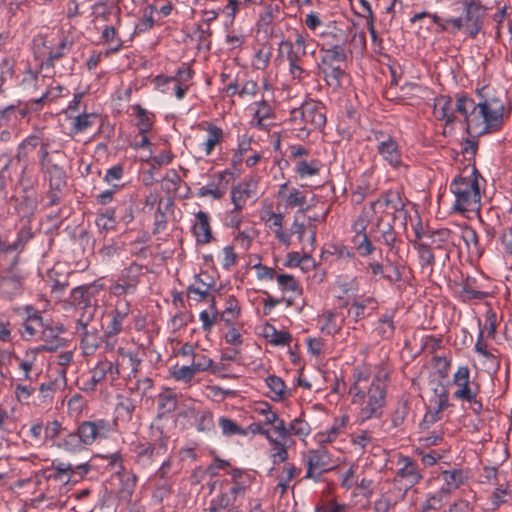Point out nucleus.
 I'll list each match as a JSON object with an SVG mask.
<instances>
[{"label":"nucleus","mask_w":512,"mask_h":512,"mask_svg":"<svg viewBox=\"0 0 512 512\" xmlns=\"http://www.w3.org/2000/svg\"><path fill=\"white\" fill-rule=\"evenodd\" d=\"M258 415L263 417L258 420V434L264 435L274 445L273 462L275 464L284 462L288 456L286 446L282 443L286 433L284 421L278 418L277 414L271 410L269 403L265 401H258Z\"/></svg>","instance_id":"nucleus-1"},{"label":"nucleus","mask_w":512,"mask_h":512,"mask_svg":"<svg viewBox=\"0 0 512 512\" xmlns=\"http://www.w3.org/2000/svg\"><path fill=\"white\" fill-rule=\"evenodd\" d=\"M479 178H481V174L475 165L468 177L459 175L454 178L450 185V190L456 198L454 204L455 211L464 213L479 210L481 199Z\"/></svg>","instance_id":"nucleus-2"},{"label":"nucleus","mask_w":512,"mask_h":512,"mask_svg":"<svg viewBox=\"0 0 512 512\" xmlns=\"http://www.w3.org/2000/svg\"><path fill=\"white\" fill-rule=\"evenodd\" d=\"M102 285L91 284L85 287H78L73 291V298L76 301L79 310H83L77 322V333L87 335L88 325L92 321L96 313L95 295L100 292Z\"/></svg>","instance_id":"nucleus-3"},{"label":"nucleus","mask_w":512,"mask_h":512,"mask_svg":"<svg viewBox=\"0 0 512 512\" xmlns=\"http://www.w3.org/2000/svg\"><path fill=\"white\" fill-rule=\"evenodd\" d=\"M290 121L299 126V137H308L312 130L325 126L326 116L323 108L314 102H305L291 111Z\"/></svg>","instance_id":"nucleus-4"},{"label":"nucleus","mask_w":512,"mask_h":512,"mask_svg":"<svg viewBox=\"0 0 512 512\" xmlns=\"http://www.w3.org/2000/svg\"><path fill=\"white\" fill-rule=\"evenodd\" d=\"M273 19V8L268 6L258 20V44H261L258 49V70L265 68L270 60L272 46L269 39H279L281 36V29Z\"/></svg>","instance_id":"nucleus-5"},{"label":"nucleus","mask_w":512,"mask_h":512,"mask_svg":"<svg viewBox=\"0 0 512 512\" xmlns=\"http://www.w3.org/2000/svg\"><path fill=\"white\" fill-rule=\"evenodd\" d=\"M479 109V116L482 117L481 122H477L476 127L484 124L481 131L477 135L486 133L488 129H499L503 124L504 104L498 97L484 99L474 106V110Z\"/></svg>","instance_id":"nucleus-6"},{"label":"nucleus","mask_w":512,"mask_h":512,"mask_svg":"<svg viewBox=\"0 0 512 512\" xmlns=\"http://www.w3.org/2000/svg\"><path fill=\"white\" fill-rule=\"evenodd\" d=\"M386 378L387 374L383 375V377H374L367 392L368 401L360 412L363 421L382 415V408L386 399V384L384 380Z\"/></svg>","instance_id":"nucleus-7"},{"label":"nucleus","mask_w":512,"mask_h":512,"mask_svg":"<svg viewBox=\"0 0 512 512\" xmlns=\"http://www.w3.org/2000/svg\"><path fill=\"white\" fill-rule=\"evenodd\" d=\"M141 270V266L134 263L124 268L111 286V292L115 296L133 294L137 289Z\"/></svg>","instance_id":"nucleus-8"},{"label":"nucleus","mask_w":512,"mask_h":512,"mask_svg":"<svg viewBox=\"0 0 512 512\" xmlns=\"http://www.w3.org/2000/svg\"><path fill=\"white\" fill-rule=\"evenodd\" d=\"M384 205L393 210V222L399 224L402 227H406L407 225V210L404 208L405 204L402 201L400 192L388 190L381 194V196L371 203V208L374 210L376 205Z\"/></svg>","instance_id":"nucleus-9"},{"label":"nucleus","mask_w":512,"mask_h":512,"mask_svg":"<svg viewBox=\"0 0 512 512\" xmlns=\"http://www.w3.org/2000/svg\"><path fill=\"white\" fill-rule=\"evenodd\" d=\"M453 383L458 387L454 393L456 399L472 401L480 391L479 384L470 381V369L468 366H460L453 376Z\"/></svg>","instance_id":"nucleus-10"},{"label":"nucleus","mask_w":512,"mask_h":512,"mask_svg":"<svg viewBox=\"0 0 512 512\" xmlns=\"http://www.w3.org/2000/svg\"><path fill=\"white\" fill-rule=\"evenodd\" d=\"M486 11L487 8L481 3L470 2L467 7L464 8L463 18L465 22V32L470 38L475 39L482 31Z\"/></svg>","instance_id":"nucleus-11"},{"label":"nucleus","mask_w":512,"mask_h":512,"mask_svg":"<svg viewBox=\"0 0 512 512\" xmlns=\"http://www.w3.org/2000/svg\"><path fill=\"white\" fill-rule=\"evenodd\" d=\"M398 465L401 466L394 478L395 482H405V488L410 489L422 479L417 463L408 456H400Z\"/></svg>","instance_id":"nucleus-12"},{"label":"nucleus","mask_w":512,"mask_h":512,"mask_svg":"<svg viewBox=\"0 0 512 512\" xmlns=\"http://www.w3.org/2000/svg\"><path fill=\"white\" fill-rule=\"evenodd\" d=\"M78 429L86 446L92 445L97 440L108 437L110 425L104 420L83 422Z\"/></svg>","instance_id":"nucleus-13"},{"label":"nucleus","mask_w":512,"mask_h":512,"mask_svg":"<svg viewBox=\"0 0 512 512\" xmlns=\"http://www.w3.org/2000/svg\"><path fill=\"white\" fill-rule=\"evenodd\" d=\"M354 227L356 234L352 241L357 252L361 256L371 255L376 250V247L366 234L367 220L363 217H359L355 222Z\"/></svg>","instance_id":"nucleus-14"},{"label":"nucleus","mask_w":512,"mask_h":512,"mask_svg":"<svg viewBox=\"0 0 512 512\" xmlns=\"http://www.w3.org/2000/svg\"><path fill=\"white\" fill-rule=\"evenodd\" d=\"M307 464V473L305 478H315L314 471L319 470V474L325 473L329 471L331 468L330 458L328 452L325 448H320L317 450H312L309 452V455L306 460Z\"/></svg>","instance_id":"nucleus-15"},{"label":"nucleus","mask_w":512,"mask_h":512,"mask_svg":"<svg viewBox=\"0 0 512 512\" xmlns=\"http://www.w3.org/2000/svg\"><path fill=\"white\" fill-rule=\"evenodd\" d=\"M476 105L477 104L474 103L473 99H470L465 95L459 96L456 101V111L464 116L466 131L471 136H473V129L476 126L475 124L479 122L478 116H473L476 111L474 110V106Z\"/></svg>","instance_id":"nucleus-16"},{"label":"nucleus","mask_w":512,"mask_h":512,"mask_svg":"<svg viewBox=\"0 0 512 512\" xmlns=\"http://www.w3.org/2000/svg\"><path fill=\"white\" fill-rule=\"evenodd\" d=\"M430 386L435 394V397L438 399V406H437L435 413L430 414L429 420H428V415H425L424 421L433 423L439 419L438 414L449 407V402H448L449 398H448V390H447L446 386L440 380H436V379L431 380Z\"/></svg>","instance_id":"nucleus-17"},{"label":"nucleus","mask_w":512,"mask_h":512,"mask_svg":"<svg viewBox=\"0 0 512 512\" xmlns=\"http://www.w3.org/2000/svg\"><path fill=\"white\" fill-rule=\"evenodd\" d=\"M22 278V275L9 266V271L0 278V292L7 297L18 294L22 288Z\"/></svg>","instance_id":"nucleus-18"},{"label":"nucleus","mask_w":512,"mask_h":512,"mask_svg":"<svg viewBox=\"0 0 512 512\" xmlns=\"http://www.w3.org/2000/svg\"><path fill=\"white\" fill-rule=\"evenodd\" d=\"M378 152L393 167L401 165V154L396 141L387 136L377 146Z\"/></svg>","instance_id":"nucleus-19"},{"label":"nucleus","mask_w":512,"mask_h":512,"mask_svg":"<svg viewBox=\"0 0 512 512\" xmlns=\"http://www.w3.org/2000/svg\"><path fill=\"white\" fill-rule=\"evenodd\" d=\"M264 339L275 346L289 345L292 341V335L287 331H278L273 325L265 323L260 333Z\"/></svg>","instance_id":"nucleus-20"},{"label":"nucleus","mask_w":512,"mask_h":512,"mask_svg":"<svg viewBox=\"0 0 512 512\" xmlns=\"http://www.w3.org/2000/svg\"><path fill=\"white\" fill-rule=\"evenodd\" d=\"M434 114L441 120H445L446 124L455 122L456 117L452 109V99L449 96L441 95L435 99Z\"/></svg>","instance_id":"nucleus-21"},{"label":"nucleus","mask_w":512,"mask_h":512,"mask_svg":"<svg viewBox=\"0 0 512 512\" xmlns=\"http://www.w3.org/2000/svg\"><path fill=\"white\" fill-rule=\"evenodd\" d=\"M218 425L221 428L222 434L227 437L235 435H248L249 433L254 434L256 432L254 424H250L246 428H243L239 426L235 421L226 417H220L218 419Z\"/></svg>","instance_id":"nucleus-22"},{"label":"nucleus","mask_w":512,"mask_h":512,"mask_svg":"<svg viewBox=\"0 0 512 512\" xmlns=\"http://www.w3.org/2000/svg\"><path fill=\"white\" fill-rule=\"evenodd\" d=\"M279 44L289 48L287 58L289 61V70L293 78L300 80L307 77L309 73L299 64L301 57L295 53L292 42L282 40Z\"/></svg>","instance_id":"nucleus-23"},{"label":"nucleus","mask_w":512,"mask_h":512,"mask_svg":"<svg viewBox=\"0 0 512 512\" xmlns=\"http://www.w3.org/2000/svg\"><path fill=\"white\" fill-rule=\"evenodd\" d=\"M194 234L198 242L208 243L211 239L209 218L206 213L199 211L196 214V223L193 226Z\"/></svg>","instance_id":"nucleus-24"},{"label":"nucleus","mask_w":512,"mask_h":512,"mask_svg":"<svg viewBox=\"0 0 512 512\" xmlns=\"http://www.w3.org/2000/svg\"><path fill=\"white\" fill-rule=\"evenodd\" d=\"M27 241V237L20 233L17 237V239L12 242L11 244H6L4 242V249L1 251V255L3 257L11 256L10 265L12 268H15L17 262H18V256L21 253V251L24 248V245Z\"/></svg>","instance_id":"nucleus-25"},{"label":"nucleus","mask_w":512,"mask_h":512,"mask_svg":"<svg viewBox=\"0 0 512 512\" xmlns=\"http://www.w3.org/2000/svg\"><path fill=\"white\" fill-rule=\"evenodd\" d=\"M256 185L254 183H241L232 191V201L236 208H242L246 201L252 198Z\"/></svg>","instance_id":"nucleus-26"},{"label":"nucleus","mask_w":512,"mask_h":512,"mask_svg":"<svg viewBox=\"0 0 512 512\" xmlns=\"http://www.w3.org/2000/svg\"><path fill=\"white\" fill-rule=\"evenodd\" d=\"M265 385L269 389V392L266 393L268 397H270L273 401H279L284 399L285 394V383L284 381L275 375H269L264 378Z\"/></svg>","instance_id":"nucleus-27"},{"label":"nucleus","mask_w":512,"mask_h":512,"mask_svg":"<svg viewBox=\"0 0 512 512\" xmlns=\"http://www.w3.org/2000/svg\"><path fill=\"white\" fill-rule=\"evenodd\" d=\"M324 74L326 83L333 88H340L342 86V80L345 78L346 73L339 66L325 65L320 68Z\"/></svg>","instance_id":"nucleus-28"},{"label":"nucleus","mask_w":512,"mask_h":512,"mask_svg":"<svg viewBox=\"0 0 512 512\" xmlns=\"http://www.w3.org/2000/svg\"><path fill=\"white\" fill-rule=\"evenodd\" d=\"M44 169L48 175L50 187L55 190H60L65 185V174L63 170L53 163H47Z\"/></svg>","instance_id":"nucleus-29"},{"label":"nucleus","mask_w":512,"mask_h":512,"mask_svg":"<svg viewBox=\"0 0 512 512\" xmlns=\"http://www.w3.org/2000/svg\"><path fill=\"white\" fill-rule=\"evenodd\" d=\"M222 131L217 127H209L207 138L198 144V151L209 155L219 143Z\"/></svg>","instance_id":"nucleus-30"},{"label":"nucleus","mask_w":512,"mask_h":512,"mask_svg":"<svg viewBox=\"0 0 512 512\" xmlns=\"http://www.w3.org/2000/svg\"><path fill=\"white\" fill-rule=\"evenodd\" d=\"M451 493L450 488H441L436 493L430 495L423 503L421 511L427 512L429 510H438L443 506V499Z\"/></svg>","instance_id":"nucleus-31"},{"label":"nucleus","mask_w":512,"mask_h":512,"mask_svg":"<svg viewBox=\"0 0 512 512\" xmlns=\"http://www.w3.org/2000/svg\"><path fill=\"white\" fill-rule=\"evenodd\" d=\"M60 446L68 452H79L83 450L86 445L82 440V435L79 429L74 433H69Z\"/></svg>","instance_id":"nucleus-32"},{"label":"nucleus","mask_w":512,"mask_h":512,"mask_svg":"<svg viewBox=\"0 0 512 512\" xmlns=\"http://www.w3.org/2000/svg\"><path fill=\"white\" fill-rule=\"evenodd\" d=\"M412 244L413 247L418 251L422 265L430 266L432 268L435 264V256L431 249L432 244L419 241H413Z\"/></svg>","instance_id":"nucleus-33"},{"label":"nucleus","mask_w":512,"mask_h":512,"mask_svg":"<svg viewBox=\"0 0 512 512\" xmlns=\"http://www.w3.org/2000/svg\"><path fill=\"white\" fill-rule=\"evenodd\" d=\"M390 266L393 268L392 274H384V266L382 263L379 262H370L368 264V267L371 269V272L373 275H381L385 280H387L389 283L394 284L396 282H399L402 278V275L399 271V268L397 266H393L390 264Z\"/></svg>","instance_id":"nucleus-34"},{"label":"nucleus","mask_w":512,"mask_h":512,"mask_svg":"<svg viewBox=\"0 0 512 512\" xmlns=\"http://www.w3.org/2000/svg\"><path fill=\"white\" fill-rule=\"evenodd\" d=\"M323 51L324 56L322 57V63L324 65H332L333 62H344L347 59L342 45L337 44L330 49H323Z\"/></svg>","instance_id":"nucleus-35"},{"label":"nucleus","mask_w":512,"mask_h":512,"mask_svg":"<svg viewBox=\"0 0 512 512\" xmlns=\"http://www.w3.org/2000/svg\"><path fill=\"white\" fill-rule=\"evenodd\" d=\"M208 512H237L231 504V495L222 494L213 499Z\"/></svg>","instance_id":"nucleus-36"},{"label":"nucleus","mask_w":512,"mask_h":512,"mask_svg":"<svg viewBox=\"0 0 512 512\" xmlns=\"http://www.w3.org/2000/svg\"><path fill=\"white\" fill-rule=\"evenodd\" d=\"M176 395L172 391H165L158 397V408L162 413H170L176 409Z\"/></svg>","instance_id":"nucleus-37"},{"label":"nucleus","mask_w":512,"mask_h":512,"mask_svg":"<svg viewBox=\"0 0 512 512\" xmlns=\"http://www.w3.org/2000/svg\"><path fill=\"white\" fill-rule=\"evenodd\" d=\"M126 315V311L116 310L113 313L109 323L106 326V334L108 336H115L122 330V323Z\"/></svg>","instance_id":"nucleus-38"},{"label":"nucleus","mask_w":512,"mask_h":512,"mask_svg":"<svg viewBox=\"0 0 512 512\" xmlns=\"http://www.w3.org/2000/svg\"><path fill=\"white\" fill-rule=\"evenodd\" d=\"M196 373L197 371L192 366V364L181 367H174L171 370L172 377L175 380L182 382H189L195 376Z\"/></svg>","instance_id":"nucleus-39"},{"label":"nucleus","mask_w":512,"mask_h":512,"mask_svg":"<svg viewBox=\"0 0 512 512\" xmlns=\"http://www.w3.org/2000/svg\"><path fill=\"white\" fill-rule=\"evenodd\" d=\"M267 221H272V225L278 227V229L275 231L277 239L286 246H289L291 235L290 233H286L281 230L283 216L281 214L272 213Z\"/></svg>","instance_id":"nucleus-40"},{"label":"nucleus","mask_w":512,"mask_h":512,"mask_svg":"<svg viewBox=\"0 0 512 512\" xmlns=\"http://www.w3.org/2000/svg\"><path fill=\"white\" fill-rule=\"evenodd\" d=\"M296 171L301 177L317 175L320 171L319 163L317 161H312L311 163H308L307 161H299L297 163Z\"/></svg>","instance_id":"nucleus-41"},{"label":"nucleus","mask_w":512,"mask_h":512,"mask_svg":"<svg viewBox=\"0 0 512 512\" xmlns=\"http://www.w3.org/2000/svg\"><path fill=\"white\" fill-rule=\"evenodd\" d=\"M97 115L95 114H84V115H80L78 117H76L74 119V122H73V125H74V129L77 131V132H83L85 131L88 127L92 126L93 123L97 120Z\"/></svg>","instance_id":"nucleus-42"},{"label":"nucleus","mask_w":512,"mask_h":512,"mask_svg":"<svg viewBox=\"0 0 512 512\" xmlns=\"http://www.w3.org/2000/svg\"><path fill=\"white\" fill-rule=\"evenodd\" d=\"M277 281L283 290L301 292V288L296 279L289 274H280L277 277Z\"/></svg>","instance_id":"nucleus-43"},{"label":"nucleus","mask_w":512,"mask_h":512,"mask_svg":"<svg viewBox=\"0 0 512 512\" xmlns=\"http://www.w3.org/2000/svg\"><path fill=\"white\" fill-rule=\"evenodd\" d=\"M191 364L198 373L210 369L213 365V360L202 353H195Z\"/></svg>","instance_id":"nucleus-44"},{"label":"nucleus","mask_w":512,"mask_h":512,"mask_svg":"<svg viewBox=\"0 0 512 512\" xmlns=\"http://www.w3.org/2000/svg\"><path fill=\"white\" fill-rule=\"evenodd\" d=\"M443 476L447 485L446 488H458L463 483L461 470L443 471Z\"/></svg>","instance_id":"nucleus-45"},{"label":"nucleus","mask_w":512,"mask_h":512,"mask_svg":"<svg viewBox=\"0 0 512 512\" xmlns=\"http://www.w3.org/2000/svg\"><path fill=\"white\" fill-rule=\"evenodd\" d=\"M461 238L465 242L467 248H470V245H473L474 247H478L479 238H478L477 232L474 228H472L470 226H464L461 229Z\"/></svg>","instance_id":"nucleus-46"},{"label":"nucleus","mask_w":512,"mask_h":512,"mask_svg":"<svg viewBox=\"0 0 512 512\" xmlns=\"http://www.w3.org/2000/svg\"><path fill=\"white\" fill-rule=\"evenodd\" d=\"M408 414L407 402L399 403L392 416V423L394 427L400 426Z\"/></svg>","instance_id":"nucleus-47"},{"label":"nucleus","mask_w":512,"mask_h":512,"mask_svg":"<svg viewBox=\"0 0 512 512\" xmlns=\"http://www.w3.org/2000/svg\"><path fill=\"white\" fill-rule=\"evenodd\" d=\"M294 46L295 53L301 58L307 55V48L310 46H315V44L311 42H307L305 38L301 34L296 35L295 42L292 43Z\"/></svg>","instance_id":"nucleus-48"},{"label":"nucleus","mask_w":512,"mask_h":512,"mask_svg":"<svg viewBox=\"0 0 512 512\" xmlns=\"http://www.w3.org/2000/svg\"><path fill=\"white\" fill-rule=\"evenodd\" d=\"M286 203L290 207H302L306 203V198L302 192L293 188L286 198Z\"/></svg>","instance_id":"nucleus-49"},{"label":"nucleus","mask_w":512,"mask_h":512,"mask_svg":"<svg viewBox=\"0 0 512 512\" xmlns=\"http://www.w3.org/2000/svg\"><path fill=\"white\" fill-rule=\"evenodd\" d=\"M104 380L107 381L106 372H105L102 362H100L91 371V386H90V388L93 389L97 384L101 383Z\"/></svg>","instance_id":"nucleus-50"},{"label":"nucleus","mask_w":512,"mask_h":512,"mask_svg":"<svg viewBox=\"0 0 512 512\" xmlns=\"http://www.w3.org/2000/svg\"><path fill=\"white\" fill-rule=\"evenodd\" d=\"M217 310L215 309L214 305L211 306V311H202L199 315V318L202 322V326L204 330H210L212 327L216 317H217Z\"/></svg>","instance_id":"nucleus-51"},{"label":"nucleus","mask_w":512,"mask_h":512,"mask_svg":"<svg viewBox=\"0 0 512 512\" xmlns=\"http://www.w3.org/2000/svg\"><path fill=\"white\" fill-rule=\"evenodd\" d=\"M273 116V108L272 105H261L258 102V128H264L267 124L264 123L265 120L271 118Z\"/></svg>","instance_id":"nucleus-52"},{"label":"nucleus","mask_w":512,"mask_h":512,"mask_svg":"<svg viewBox=\"0 0 512 512\" xmlns=\"http://www.w3.org/2000/svg\"><path fill=\"white\" fill-rule=\"evenodd\" d=\"M345 505L338 504L334 501H327L318 504L315 508V512H344Z\"/></svg>","instance_id":"nucleus-53"},{"label":"nucleus","mask_w":512,"mask_h":512,"mask_svg":"<svg viewBox=\"0 0 512 512\" xmlns=\"http://www.w3.org/2000/svg\"><path fill=\"white\" fill-rule=\"evenodd\" d=\"M255 235L256 231L254 228H251L248 231L243 230L239 232L238 236L236 237V241L241 245L242 248H248L251 245Z\"/></svg>","instance_id":"nucleus-54"},{"label":"nucleus","mask_w":512,"mask_h":512,"mask_svg":"<svg viewBox=\"0 0 512 512\" xmlns=\"http://www.w3.org/2000/svg\"><path fill=\"white\" fill-rule=\"evenodd\" d=\"M33 391L34 389L28 385L17 384L15 387V396L19 402L28 403Z\"/></svg>","instance_id":"nucleus-55"},{"label":"nucleus","mask_w":512,"mask_h":512,"mask_svg":"<svg viewBox=\"0 0 512 512\" xmlns=\"http://www.w3.org/2000/svg\"><path fill=\"white\" fill-rule=\"evenodd\" d=\"M502 244L504 245L505 252L512 267V228L505 229L500 237Z\"/></svg>","instance_id":"nucleus-56"},{"label":"nucleus","mask_w":512,"mask_h":512,"mask_svg":"<svg viewBox=\"0 0 512 512\" xmlns=\"http://www.w3.org/2000/svg\"><path fill=\"white\" fill-rule=\"evenodd\" d=\"M452 232L447 229V228H442V229H438V230H435L433 232H431L428 237L430 238V243L431 244H436L437 241L440 242V243H443V242H446L449 240L450 236H451Z\"/></svg>","instance_id":"nucleus-57"},{"label":"nucleus","mask_w":512,"mask_h":512,"mask_svg":"<svg viewBox=\"0 0 512 512\" xmlns=\"http://www.w3.org/2000/svg\"><path fill=\"white\" fill-rule=\"evenodd\" d=\"M152 388V380L149 377L138 379L131 390L135 391L138 395L144 396Z\"/></svg>","instance_id":"nucleus-58"},{"label":"nucleus","mask_w":512,"mask_h":512,"mask_svg":"<svg viewBox=\"0 0 512 512\" xmlns=\"http://www.w3.org/2000/svg\"><path fill=\"white\" fill-rule=\"evenodd\" d=\"M486 323L488 324L487 337L494 338L497 330V315L492 309L486 312Z\"/></svg>","instance_id":"nucleus-59"},{"label":"nucleus","mask_w":512,"mask_h":512,"mask_svg":"<svg viewBox=\"0 0 512 512\" xmlns=\"http://www.w3.org/2000/svg\"><path fill=\"white\" fill-rule=\"evenodd\" d=\"M102 364L106 372L107 381L112 385L119 376L118 366L110 361H104Z\"/></svg>","instance_id":"nucleus-60"},{"label":"nucleus","mask_w":512,"mask_h":512,"mask_svg":"<svg viewBox=\"0 0 512 512\" xmlns=\"http://www.w3.org/2000/svg\"><path fill=\"white\" fill-rule=\"evenodd\" d=\"M394 223L393 224H387L386 227L382 230V238L386 245L390 246L391 248L394 246L396 242V235L394 232Z\"/></svg>","instance_id":"nucleus-61"},{"label":"nucleus","mask_w":512,"mask_h":512,"mask_svg":"<svg viewBox=\"0 0 512 512\" xmlns=\"http://www.w3.org/2000/svg\"><path fill=\"white\" fill-rule=\"evenodd\" d=\"M294 426V435L296 436H306L310 432L309 424L301 418L294 419Z\"/></svg>","instance_id":"nucleus-62"},{"label":"nucleus","mask_w":512,"mask_h":512,"mask_svg":"<svg viewBox=\"0 0 512 512\" xmlns=\"http://www.w3.org/2000/svg\"><path fill=\"white\" fill-rule=\"evenodd\" d=\"M366 306L363 303H354L349 309L348 314L351 315L355 321L365 317Z\"/></svg>","instance_id":"nucleus-63"},{"label":"nucleus","mask_w":512,"mask_h":512,"mask_svg":"<svg viewBox=\"0 0 512 512\" xmlns=\"http://www.w3.org/2000/svg\"><path fill=\"white\" fill-rule=\"evenodd\" d=\"M60 430H61V424L58 421L49 422L45 427V431H44L45 437L53 439L56 436H58V434L60 433Z\"/></svg>","instance_id":"nucleus-64"}]
</instances>
